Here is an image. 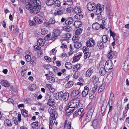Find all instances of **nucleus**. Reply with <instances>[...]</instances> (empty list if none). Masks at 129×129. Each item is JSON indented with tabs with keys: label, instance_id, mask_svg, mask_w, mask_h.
Masks as SVG:
<instances>
[{
	"label": "nucleus",
	"instance_id": "25",
	"mask_svg": "<svg viewBox=\"0 0 129 129\" xmlns=\"http://www.w3.org/2000/svg\"><path fill=\"white\" fill-rule=\"evenodd\" d=\"M1 82L3 85L6 87H8L10 86L9 83L8 81L6 80H2L1 81Z\"/></svg>",
	"mask_w": 129,
	"mask_h": 129
},
{
	"label": "nucleus",
	"instance_id": "45",
	"mask_svg": "<svg viewBox=\"0 0 129 129\" xmlns=\"http://www.w3.org/2000/svg\"><path fill=\"white\" fill-rule=\"evenodd\" d=\"M123 69L126 72L129 69V65L127 64L126 62L124 64Z\"/></svg>",
	"mask_w": 129,
	"mask_h": 129
},
{
	"label": "nucleus",
	"instance_id": "23",
	"mask_svg": "<svg viewBox=\"0 0 129 129\" xmlns=\"http://www.w3.org/2000/svg\"><path fill=\"white\" fill-rule=\"evenodd\" d=\"M84 109L83 108L79 109L77 111V115L81 116V117H82L84 113Z\"/></svg>",
	"mask_w": 129,
	"mask_h": 129
},
{
	"label": "nucleus",
	"instance_id": "3",
	"mask_svg": "<svg viewBox=\"0 0 129 129\" xmlns=\"http://www.w3.org/2000/svg\"><path fill=\"white\" fill-rule=\"evenodd\" d=\"M112 60H108L105 63V67L106 70L108 71V72H111V70L113 68V65Z\"/></svg>",
	"mask_w": 129,
	"mask_h": 129
},
{
	"label": "nucleus",
	"instance_id": "38",
	"mask_svg": "<svg viewBox=\"0 0 129 129\" xmlns=\"http://www.w3.org/2000/svg\"><path fill=\"white\" fill-rule=\"evenodd\" d=\"M81 22L80 21H75L74 23V26L77 28H78L81 26Z\"/></svg>",
	"mask_w": 129,
	"mask_h": 129
},
{
	"label": "nucleus",
	"instance_id": "52",
	"mask_svg": "<svg viewBox=\"0 0 129 129\" xmlns=\"http://www.w3.org/2000/svg\"><path fill=\"white\" fill-rule=\"evenodd\" d=\"M62 37L63 38L69 39L70 38L71 35L67 33L63 35Z\"/></svg>",
	"mask_w": 129,
	"mask_h": 129
},
{
	"label": "nucleus",
	"instance_id": "2",
	"mask_svg": "<svg viewBox=\"0 0 129 129\" xmlns=\"http://www.w3.org/2000/svg\"><path fill=\"white\" fill-rule=\"evenodd\" d=\"M80 102V99L78 97L76 98L69 102L68 104V107L75 109L78 106Z\"/></svg>",
	"mask_w": 129,
	"mask_h": 129
},
{
	"label": "nucleus",
	"instance_id": "20",
	"mask_svg": "<svg viewBox=\"0 0 129 129\" xmlns=\"http://www.w3.org/2000/svg\"><path fill=\"white\" fill-rule=\"evenodd\" d=\"M74 46L75 48L78 49L81 47L82 44L80 42L76 41V42H74Z\"/></svg>",
	"mask_w": 129,
	"mask_h": 129
},
{
	"label": "nucleus",
	"instance_id": "53",
	"mask_svg": "<svg viewBox=\"0 0 129 129\" xmlns=\"http://www.w3.org/2000/svg\"><path fill=\"white\" fill-rule=\"evenodd\" d=\"M47 33V30L45 28L42 29L41 31V33L42 35H44L46 34Z\"/></svg>",
	"mask_w": 129,
	"mask_h": 129
},
{
	"label": "nucleus",
	"instance_id": "30",
	"mask_svg": "<svg viewBox=\"0 0 129 129\" xmlns=\"http://www.w3.org/2000/svg\"><path fill=\"white\" fill-rule=\"evenodd\" d=\"M55 116L54 117L50 116L49 118V124H53L54 123H55V118L56 117Z\"/></svg>",
	"mask_w": 129,
	"mask_h": 129
},
{
	"label": "nucleus",
	"instance_id": "7",
	"mask_svg": "<svg viewBox=\"0 0 129 129\" xmlns=\"http://www.w3.org/2000/svg\"><path fill=\"white\" fill-rule=\"evenodd\" d=\"M56 107L55 106L50 107L48 109V112L50 114V116L54 117L55 115L57 114L55 113Z\"/></svg>",
	"mask_w": 129,
	"mask_h": 129
},
{
	"label": "nucleus",
	"instance_id": "64",
	"mask_svg": "<svg viewBox=\"0 0 129 129\" xmlns=\"http://www.w3.org/2000/svg\"><path fill=\"white\" fill-rule=\"evenodd\" d=\"M50 82L51 83H53L55 81V78L53 77H51L50 78Z\"/></svg>",
	"mask_w": 129,
	"mask_h": 129
},
{
	"label": "nucleus",
	"instance_id": "22",
	"mask_svg": "<svg viewBox=\"0 0 129 129\" xmlns=\"http://www.w3.org/2000/svg\"><path fill=\"white\" fill-rule=\"evenodd\" d=\"M115 52L110 50L108 54V57L109 59H111L115 55Z\"/></svg>",
	"mask_w": 129,
	"mask_h": 129
},
{
	"label": "nucleus",
	"instance_id": "19",
	"mask_svg": "<svg viewBox=\"0 0 129 129\" xmlns=\"http://www.w3.org/2000/svg\"><path fill=\"white\" fill-rule=\"evenodd\" d=\"M73 22V19L71 17H69L65 21V23L67 24H70Z\"/></svg>",
	"mask_w": 129,
	"mask_h": 129
},
{
	"label": "nucleus",
	"instance_id": "39",
	"mask_svg": "<svg viewBox=\"0 0 129 129\" xmlns=\"http://www.w3.org/2000/svg\"><path fill=\"white\" fill-rule=\"evenodd\" d=\"M108 38L109 37L107 35H103L102 38L103 42L104 43L106 42L108 40Z\"/></svg>",
	"mask_w": 129,
	"mask_h": 129
},
{
	"label": "nucleus",
	"instance_id": "28",
	"mask_svg": "<svg viewBox=\"0 0 129 129\" xmlns=\"http://www.w3.org/2000/svg\"><path fill=\"white\" fill-rule=\"evenodd\" d=\"M81 56V54H79L75 56L73 58V61L74 62L78 61Z\"/></svg>",
	"mask_w": 129,
	"mask_h": 129
},
{
	"label": "nucleus",
	"instance_id": "46",
	"mask_svg": "<svg viewBox=\"0 0 129 129\" xmlns=\"http://www.w3.org/2000/svg\"><path fill=\"white\" fill-rule=\"evenodd\" d=\"M36 85L35 84H31L29 86V88L30 90H33L36 88Z\"/></svg>",
	"mask_w": 129,
	"mask_h": 129
},
{
	"label": "nucleus",
	"instance_id": "24",
	"mask_svg": "<svg viewBox=\"0 0 129 129\" xmlns=\"http://www.w3.org/2000/svg\"><path fill=\"white\" fill-rule=\"evenodd\" d=\"M74 109L73 108L69 107H68H68H67L66 110V112L67 113H71L73 112Z\"/></svg>",
	"mask_w": 129,
	"mask_h": 129
},
{
	"label": "nucleus",
	"instance_id": "47",
	"mask_svg": "<svg viewBox=\"0 0 129 129\" xmlns=\"http://www.w3.org/2000/svg\"><path fill=\"white\" fill-rule=\"evenodd\" d=\"M105 88V85L104 84H102L100 87L98 92H100L103 91Z\"/></svg>",
	"mask_w": 129,
	"mask_h": 129
},
{
	"label": "nucleus",
	"instance_id": "60",
	"mask_svg": "<svg viewBox=\"0 0 129 129\" xmlns=\"http://www.w3.org/2000/svg\"><path fill=\"white\" fill-rule=\"evenodd\" d=\"M34 48L36 50H41V48L38 46L36 45L34 46Z\"/></svg>",
	"mask_w": 129,
	"mask_h": 129
},
{
	"label": "nucleus",
	"instance_id": "11",
	"mask_svg": "<svg viewBox=\"0 0 129 129\" xmlns=\"http://www.w3.org/2000/svg\"><path fill=\"white\" fill-rule=\"evenodd\" d=\"M93 72V70L91 68L89 69L86 71L85 76L86 77H90Z\"/></svg>",
	"mask_w": 129,
	"mask_h": 129
},
{
	"label": "nucleus",
	"instance_id": "51",
	"mask_svg": "<svg viewBox=\"0 0 129 129\" xmlns=\"http://www.w3.org/2000/svg\"><path fill=\"white\" fill-rule=\"evenodd\" d=\"M82 29L81 28H79L77 29L75 32V34L78 35L80 34L82 32Z\"/></svg>",
	"mask_w": 129,
	"mask_h": 129
},
{
	"label": "nucleus",
	"instance_id": "33",
	"mask_svg": "<svg viewBox=\"0 0 129 129\" xmlns=\"http://www.w3.org/2000/svg\"><path fill=\"white\" fill-rule=\"evenodd\" d=\"M74 84V82L72 81H70L68 82L65 85L66 88H69L72 87Z\"/></svg>",
	"mask_w": 129,
	"mask_h": 129
},
{
	"label": "nucleus",
	"instance_id": "32",
	"mask_svg": "<svg viewBox=\"0 0 129 129\" xmlns=\"http://www.w3.org/2000/svg\"><path fill=\"white\" fill-rule=\"evenodd\" d=\"M21 110V114L24 117H26L27 116L28 113V112L26 110L24 109Z\"/></svg>",
	"mask_w": 129,
	"mask_h": 129
},
{
	"label": "nucleus",
	"instance_id": "31",
	"mask_svg": "<svg viewBox=\"0 0 129 129\" xmlns=\"http://www.w3.org/2000/svg\"><path fill=\"white\" fill-rule=\"evenodd\" d=\"M74 12L75 13H79L81 12V9L77 7H75L73 9Z\"/></svg>",
	"mask_w": 129,
	"mask_h": 129
},
{
	"label": "nucleus",
	"instance_id": "56",
	"mask_svg": "<svg viewBox=\"0 0 129 129\" xmlns=\"http://www.w3.org/2000/svg\"><path fill=\"white\" fill-rule=\"evenodd\" d=\"M30 98H26L24 99V102L26 104L29 103L30 102Z\"/></svg>",
	"mask_w": 129,
	"mask_h": 129
},
{
	"label": "nucleus",
	"instance_id": "15",
	"mask_svg": "<svg viewBox=\"0 0 129 129\" xmlns=\"http://www.w3.org/2000/svg\"><path fill=\"white\" fill-rule=\"evenodd\" d=\"M101 27V24L97 22L93 23L92 25V28L94 30L98 29Z\"/></svg>",
	"mask_w": 129,
	"mask_h": 129
},
{
	"label": "nucleus",
	"instance_id": "59",
	"mask_svg": "<svg viewBox=\"0 0 129 129\" xmlns=\"http://www.w3.org/2000/svg\"><path fill=\"white\" fill-rule=\"evenodd\" d=\"M44 25L46 27H49L51 25L50 23L47 22H44Z\"/></svg>",
	"mask_w": 129,
	"mask_h": 129
},
{
	"label": "nucleus",
	"instance_id": "57",
	"mask_svg": "<svg viewBox=\"0 0 129 129\" xmlns=\"http://www.w3.org/2000/svg\"><path fill=\"white\" fill-rule=\"evenodd\" d=\"M49 22L50 23V25L51 24H54L55 23V19L53 18H51L49 20Z\"/></svg>",
	"mask_w": 129,
	"mask_h": 129
},
{
	"label": "nucleus",
	"instance_id": "62",
	"mask_svg": "<svg viewBox=\"0 0 129 129\" xmlns=\"http://www.w3.org/2000/svg\"><path fill=\"white\" fill-rule=\"evenodd\" d=\"M52 69L54 72H58V68L55 66H53L52 67Z\"/></svg>",
	"mask_w": 129,
	"mask_h": 129
},
{
	"label": "nucleus",
	"instance_id": "14",
	"mask_svg": "<svg viewBox=\"0 0 129 129\" xmlns=\"http://www.w3.org/2000/svg\"><path fill=\"white\" fill-rule=\"evenodd\" d=\"M45 43V40H43L42 38H39L38 40L37 44L40 46H43Z\"/></svg>",
	"mask_w": 129,
	"mask_h": 129
},
{
	"label": "nucleus",
	"instance_id": "43",
	"mask_svg": "<svg viewBox=\"0 0 129 129\" xmlns=\"http://www.w3.org/2000/svg\"><path fill=\"white\" fill-rule=\"evenodd\" d=\"M82 49L85 54H87L89 51V49L87 47L85 46Z\"/></svg>",
	"mask_w": 129,
	"mask_h": 129
},
{
	"label": "nucleus",
	"instance_id": "42",
	"mask_svg": "<svg viewBox=\"0 0 129 129\" xmlns=\"http://www.w3.org/2000/svg\"><path fill=\"white\" fill-rule=\"evenodd\" d=\"M80 68V65L79 64H77L75 65L73 67V71H77Z\"/></svg>",
	"mask_w": 129,
	"mask_h": 129
},
{
	"label": "nucleus",
	"instance_id": "10",
	"mask_svg": "<svg viewBox=\"0 0 129 129\" xmlns=\"http://www.w3.org/2000/svg\"><path fill=\"white\" fill-rule=\"evenodd\" d=\"M94 45V41L92 38L88 40L87 41L86 43V45L88 47H93Z\"/></svg>",
	"mask_w": 129,
	"mask_h": 129
},
{
	"label": "nucleus",
	"instance_id": "50",
	"mask_svg": "<svg viewBox=\"0 0 129 129\" xmlns=\"http://www.w3.org/2000/svg\"><path fill=\"white\" fill-rule=\"evenodd\" d=\"M75 17L76 19H80L82 18V15L80 14H78L75 16Z\"/></svg>",
	"mask_w": 129,
	"mask_h": 129
},
{
	"label": "nucleus",
	"instance_id": "9",
	"mask_svg": "<svg viewBox=\"0 0 129 129\" xmlns=\"http://www.w3.org/2000/svg\"><path fill=\"white\" fill-rule=\"evenodd\" d=\"M94 111L93 109L92 108L90 109L88 113L86 114L85 120L86 121L89 122L91 118L92 115Z\"/></svg>",
	"mask_w": 129,
	"mask_h": 129
},
{
	"label": "nucleus",
	"instance_id": "37",
	"mask_svg": "<svg viewBox=\"0 0 129 129\" xmlns=\"http://www.w3.org/2000/svg\"><path fill=\"white\" fill-rule=\"evenodd\" d=\"M97 45L98 47L100 49H102L104 47V44L102 42H99Z\"/></svg>",
	"mask_w": 129,
	"mask_h": 129
},
{
	"label": "nucleus",
	"instance_id": "4",
	"mask_svg": "<svg viewBox=\"0 0 129 129\" xmlns=\"http://www.w3.org/2000/svg\"><path fill=\"white\" fill-rule=\"evenodd\" d=\"M60 33L61 31L58 28L54 29L53 31L51 39L53 41L55 40L57 37L60 36Z\"/></svg>",
	"mask_w": 129,
	"mask_h": 129
},
{
	"label": "nucleus",
	"instance_id": "54",
	"mask_svg": "<svg viewBox=\"0 0 129 129\" xmlns=\"http://www.w3.org/2000/svg\"><path fill=\"white\" fill-rule=\"evenodd\" d=\"M55 104V103L53 101L49 99L48 102V105L49 106H52L53 105Z\"/></svg>",
	"mask_w": 129,
	"mask_h": 129
},
{
	"label": "nucleus",
	"instance_id": "27",
	"mask_svg": "<svg viewBox=\"0 0 129 129\" xmlns=\"http://www.w3.org/2000/svg\"><path fill=\"white\" fill-rule=\"evenodd\" d=\"M28 52H29V54L28 55H25V57L26 59V61L27 62H29L31 60V57L30 55V54H31V52H29V51H26V54L27 53H28Z\"/></svg>",
	"mask_w": 129,
	"mask_h": 129
},
{
	"label": "nucleus",
	"instance_id": "41",
	"mask_svg": "<svg viewBox=\"0 0 129 129\" xmlns=\"http://www.w3.org/2000/svg\"><path fill=\"white\" fill-rule=\"evenodd\" d=\"M46 4L48 6H51L54 4V0H48L46 1Z\"/></svg>",
	"mask_w": 129,
	"mask_h": 129
},
{
	"label": "nucleus",
	"instance_id": "49",
	"mask_svg": "<svg viewBox=\"0 0 129 129\" xmlns=\"http://www.w3.org/2000/svg\"><path fill=\"white\" fill-rule=\"evenodd\" d=\"M54 5L55 6H57L59 7H60L61 6V3L60 1L59 0H56L54 2Z\"/></svg>",
	"mask_w": 129,
	"mask_h": 129
},
{
	"label": "nucleus",
	"instance_id": "36",
	"mask_svg": "<svg viewBox=\"0 0 129 129\" xmlns=\"http://www.w3.org/2000/svg\"><path fill=\"white\" fill-rule=\"evenodd\" d=\"M65 66L66 68L68 69H71L72 67L71 63L69 62H66L65 64Z\"/></svg>",
	"mask_w": 129,
	"mask_h": 129
},
{
	"label": "nucleus",
	"instance_id": "58",
	"mask_svg": "<svg viewBox=\"0 0 129 129\" xmlns=\"http://www.w3.org/2000/svg\"><path fill=\"white\" fill-rule=\"evenodd\" d=\"M100 28H102V29H104L105 28L106 30H107V28H109V27L108 26L107 27L106 26V25H105V24H101Z\"/></svg>",
	"mask_w": 129,
	"mask_h": 129
},
{
	"label": "nucleus",
	"instance_id": "1",
	"mask_svg": "<svg viewBox=\"0 0 129 129\" xmlns=\"http://www.w3.org/2000/svg\"><path fill=\"white\" fill-rule=\"evenodd\" d=\"M41 5V2L39 0H30L28 4L26 5V8L27 9H29L31 7L36 6L39 7Z\"/></svg>",
	"mask_w": 129,
	"mask_h": 129
},
{
	"label": "nucleus",
	"instance_id": "17",
	"mask_svg": "<svg viewBox=\"0 0 129 129\" xmlns=\"http://www.w3.org/2000/svg\"><path fill=\"white\" fill-rule=\"evenodd\" d=\"M64 2L63 4V5H71L73 4L72 0H64Z\"/></svg>",
	"mask_w": 129,
	"mask_h": 129
},
{
	"label": "nucleus",
	"instance_id": "40",
	"mask_svg": "<svg viewBox=\"0 0 129 129\" xmlns=\"http://www.w3.org/2000/svg\"><path fill=\"white\" fill-rule=\"evenodd\" d=\"M63 29L64 30L66 31L69 32L71 31L72 29V28L70 26L67 25L63 27Z\"/></svg>",
	"mask_w": 129,
	"mask_h": 129
},
{
	"label": "nucleus",
	"instance_id": "61",
	"mask_svg": "<svg viewBox=\"0 0 129 129\" xmlns=\"http://www.w3.org/2000/svg\"><path fill=\"white\" fill-rule=\"evenodd\" d=\"M44 58L46 60H48V61H49V62H50L51 61V58L48 56H45L44 57Z\"/></svg>",
	"mask_w": 129,
	"mask_h": 129
},
{
	"label": "nucleus",
	"instance_id": "26",
	"mask_svg": "<svg viewBox=\"0 0 129 129\" xmlns=\"http://www.w3.org/2000/svg\"><path fill=\"white\" fill-rule=\"evenodd\" d=\"M4 124L6 126L10 127L12 126L11 121L9 119H6L4 121Z\"/></svg>",
	"mask_w": 129,
	"mask_h": 129
},
{
	"label": "nucleus",
	"instance_id": "18",
	"mask_svg": "<svg viewBox=\"0 0 129 129\" xmlns=\"http://www.w3.org/2000/svg\"><path fill=\"white\" fill-rule=\"evenodd\" d=\"M106 72H108V71L106 70L105 68L101 67L100 68L99 73L101 75L104 76L105 75Z\"/></svg>",
	"mask_w": 129,
	"mask_h": 129
},
{
	"label": "nucleus",
	"instance_id": "12",
	"mask_svg": "<svg viewBox=\"0 0 129 129\" xmlns=\"http://www.w3.org/2000/svg\"><path fill=\"white\" fill-rule=\"evenodd\" d=\"M89 88L86 86L84 87V89L82 91V97H85L87 94L88 92Z\"/></svg>",
	"mask_w": 129,
	"mask_h": 129
},
{
	"label": "nucleus",
	"instance_id": "63",
	"mask_svg": "<svg viewBox=\"0 0 129 129\" xmlns=\"http://www.w3.org/2000/svg\"><path fill=\"white\" fill-rule=\"evenodd\" d=\"M72 8L71 7H69L67 8V9L66 10V11L67 12H68V13H70L71 12V10H72Z\"/></svg>",
	"mask_w": 129,
	"mask_h": 129
},
{
	"label": "nucleus",
	"instance_id": "29",
	"mask_svg": "<svg viewBox=\"0 0 129 129\" xmlns=\"http://www.w3.org/2000/svg\"><path fill=\"white\" fill-rule=\"evenodd\" d=\"M67 121L66 120L64 123V128H65L66 126L67 129H71V122L69 121L67 124Z\"/></svg>",
	"mask_w": 129,
	"mask_h": 129
},
{
	"label": "nucleus",
	"instance_id": "35",
	"mask_svg": "<svg viewBox=\"0 0 129 129\" xmlns=\"http://www.w3.org/2000/svg\"><path fill=\"white\" fill-rule=\"evenodd\" d=\"M80 72L78 71H76L75 73L74 74L73 77L75 79H76L80 76Z\"/></svg>",
	"mask_w": 129,
	"mask_h": 129
},
{
	"label": "nucleus",
	"instance_id": "8",
	"mask_svg": "<svg viewBox=\"0 0 129 129\" xmlns=\"http://www.w3.org/2000/svg\"><path fill=\"white\" fill-rule=\"evenodd\" d=\"M87 7L89 11H92L95 8L96 4L93 2H91L87 4Z\"/></svg>",
	"mask_w": 129,
	"mask_h": 129
},
{
	"label": "nucleus",
	"instance_id": "55",
	"mask_svg": "<svg viewBox=\"0 0 129 129\" xmlns=\"http://www.w3.org/2000/svg\"><path fill=\"white\" fill-rule=\"evenodd\" d=\"M114 97H110L109 101L108 102L109 106L110 103L111 104L114 102Z\"/></svg>",
	"mask_w": 129,
	"mask_h": 129
},
{
	"label": "nucleus",
	"instance_id": "44",
	"mask_svg": "<svg viewBox=\"0 0 129 129\" xmlns=\"http://www.w3.org/2000/svg\"><path fill=\"white\" fill-rule=\"evenodd\" d=\"M34 19L35 22L37 23H41L42 22L41 20L37 17H35Z\"/></svg>",
	"mask_w": 129,
	"mask_h": 129
},
{
	"label": "nucleus",
	"instance_id": "13",
	"mask_svg": "<svg viewBox=\"0 0 129 129\" xmlns=\"http://www.w3.org/2000/svg\"><path fill=\"white\" fill-rule=\"evenodd\" d=\"M64 11V9H60L57 10L55 11L54 13V14L55 16L59 15H61L63 14Z\"/></svg>",
	"mask_w": 129,
	"mask_h": 129
},
{
	"label": "nucleus",
	"instance_id": "16",
	"mask_svg": "<svg viewBox=\"0 0 129 129\" xmlns=\"http://www.w3.org/2000/svg\"><path fill=\"white\" fill-rule=\"evenodd\" d=\"M99 78H96V79L93 80V81L94 83V87L93 89L95 90H96L98 87V85L99 83Z\"/></svg>",
	"mask_w": 129,
	"mask_h": 129
},
{
	"label": "nucleus",
	"instance_id": "48",
	"mask_svg": "<svg viewBox=\"0 0 129 129\" xmlns=\"http://www.w3.org/2000/svg\"><path fill=\"white\" fill-rule=\"evenodd\" d=\"M92 124L94 128L95 129L98 125L97 120H94L92 123Z\"/></svg>",
	"mask_w": 129,
	"mask_h": 129
},
{
	"label": "nucleus",
	"instance_id": "5",
	"mask_svg": "<svg viewBox=\"0 0 129 129\" xmlns=\"http://www.w3.org/2000/svg\"><path fill=\"white\" fill-rule=\"evenodd\" d=\"M103 7V6H101V5L99 4L97 5L95 11L94 12L96 15H99L101 14V13L104 9Z\"/></svg>",
	"mask_w": 129,
	"mask_h": 129
},
{
	"label": "nucleus",
	"instance_id": "6",
	"mask_svg": "<svg viewBox=\"0 0 129 129\" xmlns=\"http://www.w3.org/2000/svg\"><path fill=\"white\" fill-rule=\"evenodd\" d=\"M41 6H35L31 7L29 10L30 13H33L34 14H36L38 13L39 12L40 9L41 8Z\"/></svg>",
	"mask_w": 129,
	"mask_h": 129
},
{
	"label": "nucleus",
	"instance_id": "21",
	"mask_svg": "<svg viewBox=\"0 0 129 129\" xmlns=\"http://www.w3.org/2000/svg\"><path fill=\"white\" fill-rule=\"evenodd\" d=\"M79 92L78 90H75L73 91L71 93L72 96H80Z\"/></svg>",
	"mask_w": 129,
	"mask_h": 129
},
{
	"label": "nucleus",
	"instance_id": "34",
	"mask_svg": "<svg viewBox=\"0 0 129 129\" xmlns=\"http://www.w3.org/2000/svg\"><path fill=\"white\" fill-rule=\"evenodd\" d=\"M79 38V37L78 35L75 34L72 38V40L73 42L78 41Z\"/></svg>",
	"mask_w": 129,
	"mask_h": 129
}]
</instances>
